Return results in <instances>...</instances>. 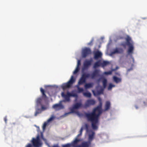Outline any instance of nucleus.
<instances>
[{"instance_id":"f257e3e1","label":"nucleus","mask_w":147,"mask_h":147,"mask_svg":"<svg viewBox=\"0 0 147 147\" xmlns=\"http://www.w3.org/2000/svg\"><path fill=\"white\" fill-rule=\"evenodd\" d=\"M98 99L99 102V105L94 108L91 112L84 113L85 116L88 121L91 122L92 128L94 130H97L98 129V118L102 113L101 99L100 97L98 98Z\"/></svg>"},{"instance_id":"f03ea898","label":"nucleus","mask_w":147,"mask_h":147,"mask_svg":"<svg viewBox=\"0 0 147 147\" xmlns=\"http://www.w3.org/2000/svg\"><path fill=\"white\" fill-rule=\"evenodd\" d=\"M80 141V139H78L77 138H76L71 143L72 146L73 147H89L90 142H83L80 145H77Z\"/></svg>"},{"instance_id":"7ed1b4c3","label":"nucleus","mask_w":147,"mask_h":147,"mask_svg":"<svg viewBox=\"0 0 147 147\" xmlns=\"http://www.w3.org/2000/svg\"><path fill=\"white\" fill-rule=\"evenodd\" d=\"M102 79V83L103 88L101 87L100 90H97L96 92L94 90H92V92L94 96H97L103 94L104 89L106 88L107 86V80L105 78H103Z\"/></svg>"},{"instance_id":"20e7f679","label":"nucleus","mask_w":147,"mask_h":147,"mask_svg":"<svg viewBox=\"0 0 147 147\" xmlns=\"http://www.w3.org/2000/svg\"><path fill=\"white\" fill-rule=\"evenodd\" d=\"M61 96L65 99V100L64 101V102L67 101L68 102L70 101V97L72 96L77 97L78 96V95L76 93H73V92L71 93L67 92L66 94H65L64 92H62L61 93Z\"/></svg>"},{"instance_id":"39448f33","label":"nucleus","mask_w":147,"mask_h":147,"mask_svg":"<svg viewBox=\"0 0 147 147\" xmlns=\"http://www.w3.org/2000/svg\"><path fill=\"white\" fill-rule=\"evenodd\" d=\"M75 79L73 76H72L69 81L66 83H64L62 84L61 86L63 90H64L67 88H70L73 83L75 82Z\"/></svg>"},{"instance_id":"423d86ee","label":"nucleus","mask_w":147,"mask_h":147,"mask_svg":"<svg viewBox=\"0 0 147 147\" xmlns=\"http://www.w3.org/2000/svg\"><path fill=\"white\" fill-rule=\"evenodd\" d=\"M127 45L128 46L129 48L127 51V52L129 54L132 53L133 52L134 47L133 43L130 42L131 40V38L129 37H127L126 39Z\"/></svg>"},{"instance_id":"0eeeda50","label":"nucleus","mask_w":147,"mask_h":147,"mask_svg":"<svg viewBox=\"0 0 147 147\" xmlns=\"http://www.w3.org/2000/svg\"><path fill=\"white\" fill-rule=\"evenodd\" d=\"M32 142L33 146L34 147H39L42 145V143L38 135L36 137V139L33 138Z\"/></svg>"},{"instance_id":"6e6552de","label":"nucleus","mask_w":147,"mask_h":147,"mask_svg":"<svg viewBox=\"0 0 147 147\" xmlns=\"http://www.w3.org/2000/svg\"><path fill=\"white\" fill-rule=\"evenodd\" d=\"M91 53L90 49L88 48H86L82 50V56L83 58H85Z\"/></svg>"},{"instance_id":"1a4fd4ad","label":"nucleus","mask_w":147,"mask_h":147,"mask_svg":"<svg viewBox=\"0 0 147 147\" xmlns=\"http://www.w3.org/2000/svg\"><path fill=\"white\" fill-rule=\"evenodd\" d=\"M95 103V101L93 99H89L87 100L85 102L84 107L86 108L89 107L90 105H93Z\"/></svg>"},{"instance_id":"9d476101","label":"nucleus","mask_w":147,"mask_h":147,"mask_svg":"<svg viewBox=\"0 0 147 147\" xmlns=\"http://www.w3.org/2000/svg\"><path fill=\"white\" fill-rule=\"evenodd\" d=\"M92 62V60L91 59L89 60L85 61L84 63L83 69L84 70L88 68L91 65Z\"/></svg>"},{"instance_id":"9b49d317","label":"nucleus","mask_w":147,"mask_h":147,"mask_svg":"<svg viewBox=\"0 0 147 147\" xmlns=\"http://www.w3.org/2000/svg\"><path fill=\"white\" fill-rule=\"evenodd\" d=\"M61 101L59 104H55L53 106V108L57 110H59L60 109H63L64 108L62 104Z\"/></svg>"},{"instance_id":"f8f14e48","label":"nucleus","mask_w":147,"mask_h":147,"mask_svg":"<svg viewBox=\"0 0 147 147\" xmlns=\"http://www.w3.org/2000/svg\"><path fill=\"white\" fill-rule=\"evenodd\" d=\"M123 52V50L122 48H116L111 52L112 54H114L115 53H122Z\"/></svg>"},{"instance_id":"ddd939ff","label":"nucleus","mask_w":147,"mask_h":147,"mask_svg":"<svg viewBox=\"0 0 147 147\" xmlns=\"http://www.w3.org/2000/svg\"><path fill=\"white\" fill-rule=\"evenodd\" d=\"M99 70L95 69L91 75L92 79H94L95 77L99 76Z\"/></svg>"},{"instance_id":"4468645a","label":"nucleus","mask_w":147,"mask_h":147,"mask_svg":"<svg viewBox=\"0 0 147 147\" xmlns=\"http://www.w3.org/2000/svg\"><path fill=\"white\" fill-rule=\"evenodd\" d=\"M94 132L93 131L92 132V134H89L88 136L89 140L87 142H90V144L89 145V147L90 145L91 144V142L94 138Z\"/></svg>"},{"instance_id":"2eb2a0df","label":"nucleus","mask_w":147,"mask_h":147,"mask_svg":"<svg viewBox=\"0 0 147 147\" xmlns=\"http://www.w3.org/2000/svg\"><path fill=\"white\" fill-rule=\"evenodd\" d=\"M102 55V54L101 52L99 51H96L94 53V58L95 59H97L100 57Z\"/></svg>"},{"instance_id":"dca6fc26","label":"nucleus","mask_w":147,"mask_h":147,"mask_svg":"<svg viewBox=\"0 0 147 147\" xmlns=\"http://www.w3.org/2000/svg\"><path fill=\"white\" fill-rule=\"evenodd\" d=\"M111 107V103L109 101H107L105 105V111H107Z\"/></svg>"},{"instance_id":"f3484780","label":"nucleus","mask_w":147,"mask_h":147,"mask_svg":"<svg viewBox=\"0 0 147 147\" xmlns=\"http://www.w3.org/2000/svg\"><path fill=\"white\" fill-rule=\"evenodd\" d=\"M110 64L109 62L107 61H104L102 62L101 63L100 65L102 67H104Z\"/></svg>"},{"instance_id":"a211bd4d","label":"nucleus","mask_w":147,"mask_h":147,"mask_svg":"<svg viewBox=\"0 0 147 147\" xmlns=\"http://www.w3.org/2000/svg\"><path fill=\"white\" fill-rule=\"evenodd\" d=\"M82 106V104L81 103L77 102L75 103L73 106L76 109H78L81 107Z\"/></svg>"},{"instance_id":"6ab92c4d","label":"nucleus","mask_w":147,"mask_h":147,"mask_svg":"<svg viewBox=\"0 0 147 147\" xmlns=\"http://www.w3.org/2000/svg\"><path fill=\"white\" fill-rule=\"evenodd\" d=\"M93 86V83H87L84 85V88L85 89H87L92 87Z\"/></svg>"},{"instance_id":"aec40b11","label":"nucleus","mask_w":147,"mask_h":147,"mask_svg":"<svg viewBox=\"0 0 147 147\" xmlns=\"http://www.w3.org/2000/svg\"><path fill=\"white\" fill-rule=\"evenodd\" d=\"M86 82V81L85 80L80 78L78 81L77 85H82L85 83Z\"/></svg>"},{"instance_id":"412c9836","label":"nucleus","mask_w":147,"mask_h":147,"mask_svg":"<svg viewBox=\"0 0 147 147\" xmlns=\"http://www.w3.org/2000/svg\"><path fill=\"white\" fill-rule=\"evenodd\" d=\"M76 109L75 108H74V107L73 106L72 108H71L70 109V112H69L68 113H66L64 115L65 116H67L68 115L70 114L71 113H74L75 112V109Z\"/></svg>"},{"instance_id":"4be33fe9","label":"nucleus","mask_w":147,"mask_h":147,"mask_svg":"<svg viewBox=\"0 0 147 147\" xmlns=\"http://www.w3.org/2000/svg\"><path fill=\"white\" fill-rule=\"evenodd\" d=\"M113 79L114 81L117 83L121 82V78H118L115 76H113Z\"/></svg>"},{"instance_id":"5701e85b","label":"nucleus","mask_w":147,"mask_h":147,"mask_svg":"<svg viewBox=\"0 0 147 147\" xmlns=\"http://www.w3.org/2000/svg\"><path fill=\"white\" fill-rule=\"evenodd\" d=\"M101 63L100 61H98L95 62L93 68H95L100 66V65Z\"/></svg>"},{"instance_id":"b1692460","label":"nucleus","mask_w":147,"mask_h":147,"mask_svg":"<svg viewBox=\"0 0 147 147\" xmlns=\"http://www.w3.org/2000/svg\"><path fill=\"white\" fill-rule=\"evenodd\" d=\"M84 95L87 97L90 98L91 96V94L89 92H85L83 93Z\"/></svg>"},{"instance_id":"393cba45","label":"nucleus","mask_w":147,"mask_h":147,"mask_svg":"<svg viewBox=\"0 0 147 147\" xmlns=\"http://www.w3.org/2000/svg\"><path fill=\"white\" fill-rule=\"evenodd\" d=\"M55 118V117L53 115H52L51 117L47 120V121L49 123L54 120Z\"/></svg>"},{"instance_id":"a878e982","label":"nucleus","mask_w":147,"mask_h":147,"mask_svg":"<svg viewBox=\"0 0 147 147\" xmlns=\"http://www.w3.org/2000/svg\"><path fill=\"white\" fill-rule=\"evenodd\" d=\"M40 91L42 93L43 96L45 98H47V96L45 93V91L42 88H40Z\"/></svg>"},{"instance_id":"bb28decb","label":"nucleus","mask_w":147,"mask_h":147,"mask_svg":"<svg viewBox=\"0 0 147 147\" xmlns=\"http://www.w3.org/2000/svg\"><path fill=\"white\" fill-rule=\"evenodd\" d=\"M42 101V99L40 98H38L36 101V103L37 105H41V102Z\"/></svg>"},{"instance_id":"cd10ccee","label":"nucleus","mask_w":147,"mask_h":147,"mask_svg":"<svg viewBox=\"0 0 147 147\" xmlns=\"http://www.w3.org/2000/svg\"><path fill=\"white\" fill-rule=\"evenodd\" d=\"M80 85H77L76 86L77 88L78 92H81L84 91V89L83 88H80L79 87Z\"/></svg>"},{"instance_id":"c85d7f7f","label":"nucleus","mask_w":147,"mask_h":147,"mask_svg":"<svg viewBox=\"0 0 147 147\" xmlns=\"http://www.w3.org/2000/svg\"><path fill=\"white\" fill-rule=\"evenodd\" d=\"M48 123H49L47 121L45 122L43 124V126H42V129H43V130H45L47 125L48 124Z\"/></svg>"},{"instance_id":"c756f323","label":"nucleus","mask_w":147,"mask_h":147,"mask_svg":"<svg viewBox=\"0 0 147 147\" xmlns=\"http://www.w3.org/2000/svg\"><path fill=\"white\" fill-rule=\"evenodd\" d=\"M115 86L114 85H113L112 84H111V83L108 86V89L109 90H111V89L113 87H114Z\"/></svg>"},{"instance_id":"7c9ffc66","label":"nucleus","mask_w":147,"mask_h":147,"mask_svg":"<svg viewBox=\"0 0 147 147\" xmlns=\"http://www.w3.org/2000/svg\"><path fill=\"white\" fill-rule=\"evenodd\" d=\"M41 112V110L40 109H37L36 111L35 114V116H36L38 114H39Z\"/></svg>"},{"instance_id":"2f4dec72","label":"nucleus","mask_w":147,"mask_h":147,"mask_svg":"<svg viewBox=\"0 0 147 147\" xmlns=\"http://www.w3.org/2000/svg\"><path fill=\"white\" fill-rule=\"evenodd\" d=\"M72 145L71 144L68 143L63 146V147H71Z\"/></svg>"},{"instance_id":"473e14b6","label":"nucleus","mask_w":147,"mask_h":147,"mask_svg":"<svg viewBox=\"0 0 147 147\" xmlns=\"http://www.w3.org/2000/svg\"><path fill=\"white\" fill-rule=\"evenodd\" d=\"M79 70V67H76V68L75 69V70L73 72V74H75L77 73Z\"/></svg>"},{"instance_id":"72a5a7b5","label":"nucleus","mask_w":147,"mask_h":147,"mask_svg":"<svg viewBox=\"0 0 147 147\" xmlns=\"http://www.w3.org/2000/svg\"><path fill=\"white\" fill-rule=\"evenodd\" d=\"M81 78L86 81V74L84 73L83 74Z\"/></svg>"},{"instance_id":"f704fd0d","label":"nucleus","mask_w":147,"mask_h":147,"mask_svg":"<svg viewBox=\"0 0 147 147\" xmlns=\"http://www.w3.org/2000/svg\"><path fill=\"white\" fill-rule=\"evenodd\" d=\"M112 71H109L108 72H105L103 73V74L105 75H110L112 74Z\"/></svg>"},{"instance_id":"c9c22d12","label":"nucleus","mask_w":147,"mask_h":147,"mask_svg":"<svg viewBox=\"0 0 147 147\" xmlns=\"http://www.w3.org/2000/svg\"><path fill=\"white\" fill-rule=\"evenodd\" d=\"M81 64L80 60H79L78 61L77 65V67H79V66Z\"/></svg>"},{"instance_id":"e433bc0d","label":"nucleus","mask_w":147,"mask_h":147,"mask_svg":"<svg viewBox=\"0 0 147 147\" xmlns=\"http://www.w3.org/2000/svg\"><path fill=\"white\" fill-rule=\"evenodd\" d=\"M93 40V39L92 40L90 41L89 43H88V45H92Z\"/></svg>"},{"instance_id":"4c0bfd02","label":"nucleus","mask_w":147,"mask_h":147,"mask_svg":"<svg viewBox=\"0 0 147 147\" xmlns=\"http://www.w3.org/2000/svg\"><path fill=\"white\" fill-rule=\"evenodd\" d=\"M41 109L42 110H45L46 109H47V107H45L44 106L42 105L41 106Z\"/></svg>"},{"instance_id":"58836bf2","label":"nucleus","mask_w":147,"mask_h":147,"mask_svg":"<svg viewBox=\"0 0 147 147\" xmlns=\"http://www.w3.org/2000/svg\"><path fill=\"white\" fill-rule=\"evenodd\" d=\"M85 128H86V129L87 131L88 130V125L87 124H85Z\"/></svg>"},{"instance_id":"ea45409f","label":"nucleus","mask_w":147,"mask_h":147,"mask_svg":"<svg viewBox=\"0 0 147 147\" xmlns=\"http://www.w3.org/2000/svg\"><path fill=\"white\" fill-rule=\"evenodd\" d=\"M90 75L89 74H86V79L90 77Z\"/></svg>"},{"instance_id":"a19ab883","label":"nucleus","mask_w":147,"mask_h":147,"mask_svg":"<svg viewBox=\"0 0 147 147\" xmlns=\"http://www.w3.org/2000/svg\"><path fill=\"white\" fill-rule=\"evenodd\" d=\"M104 78L102 77H101V78H99L97 80V82H100V80H101V79H102L103 80V79L102 78Z\"/></svg>"},{"instance_id":"79ce46f5","label":"nucleus","mask_w":147,"mask_h":147,"mask_svg":"<svg viewBox=\"0 0 147 147\" xmlns=\"http://www.w3.org/2000/svg\"><path fill=\"white\" fill-rule=\"evenodd\" d=\"M41 138H42V139L43 140H45L44 138V137L43 136V135L42 133H41Z\"/></svg>"},{"instance_id":"37998d69","label":"nucleus","mask_w":147,"mask_h":147,"mask_svg":"<svg viewBox=\"0 0 147 147\" xmlns=\"http://www.w3.org/2000/svg\"><path fill=\"white\" fill-rule=\"evenodd\" d=\"M121 45L123 47H125L126 46V44L125 43H123L121 44Z\"/></svg>"},{"instance_id":"c03bdc74","label":"nucleus","mask_w":147,"mask_h":147,"mask_svg":"<svg viewBox=\"0 0 147 147\" xmlns=\"http://www.w3.org/2000/svg\"><path fill=\"white\" fill-rule=\"evenodd\" d=\"M83 128L82 127H81L80 130V134H82V131L83 130Z\"/></svg>"},{"instance_id":"a18cd8bd","label":"nucleus","mask_w":147,"mask_h":147,"mask_svg":"<svg viewBox=\"0 0 147 147\" xmlns=\"http://www.w3.org/2000/svg\"><path fill=\"white\" fill-rule=\"evenodd\" d=\"M4 121H5V123H6L7 120V119L6 117H4Z\"/></svg>"},{"instance_id":"49530a36","label":"nucleus","mask_w":147,"mask_h":147,"mask_svg":"<svg viewBox=\"0 0 147 147\" xmlns=\"http://www.w3.org/2000/svg\"><path fill=\"white\" fill-rule=\"evenodd\" d=\"M26 147H32L31 144H28Z\"/></svg>"},{"instance_id":"de8ad7c7","label":"nucleus","mask_w":147,"mask_h":147,"mask_svg":"<svg viewBox=\"0 0 147 147\" xmlns=\"http://www.w3.org/2000/svg\"><path fill=\"white\" fill-rule=\"evenodd\" d=\"M132 70V68H130V69H128L127 70V72H129V71H130L131 70Z\"/></svg>"},{"instance_id":"09e8293b","label":"nucleus","mask_w":147,"mask_h":147,"mask_svg":"<svg viewBox=\"0 0 147 147\" xmlns=\"http://www.w3.org/2000/svg\"><path fill=\"white\" fill-rule=\"evenodd\" d=\"M82 134H80V133L77 136V138H78V137L79 136H81L82 135Z\"/></svg>"},{"instance_id":"8fccbe9b","label":"nucleus","mask_w":147,"mask_h":147,"mask_svg":"<svg viewBox=\"0 0 147 147\" xmlns=\"http://www.w3.org/2000/svg\"><path fill=\"white\" fill-rule=\"evenodd\" d=\"M82 134H80V133L77 136V138H78V137L79 136H81L82 135Z\"/></svg>"},{"instance_id":"3c124183","label":"nucleus","mask_w":147,"mask_h":147,"mask_svg":"<svg viewBox=\"0 0 147 147\" xmlns=\"http://www.w3.org/2000/svg\"><path fill=\"white\" fill-rule=\"evenodd\" d=\"M52 147H59L58 146H54Z\"/></svg>"},{"instance_id":"603ef678","label":"nucleus","mask_w":147,"mask_h":147,"mask_svg":"<svg viewBox=\"0 0 147 147\" xmlns=\"http://www.w3.org/2000/svg\"><path fill=\"white\" fill-rule=\"evenodd\" d=\"M135 107H136V109H138V107L137 106H135Z\"/></svg>"},{"instance_id":"864d4df0","label":"nucleus","mask_w":147,"mask_h":147,"mask_svg":"<svg viewBox=\"0 0 147 147\" xmlns=\"http://www.w3.org/2000/svg\"><path fill=\"white\" fill-rule=\"evenodd\" d=\"M132 59H133V60H134V58H132Z\"/></svg>"},{"instance_id":"5fc2aeb1","label":"nucleus","mask_w":147,"mask_h":147,"mask_svg":"<svg viewBox=\"0 0 147 147\" xmlns=\"http://www.w3.org/2000/svg\"><path fill=\"white\" fill-rule=\"evenodd\" d=\"M144 103L145 104V102H144Z\"/></svg>"}]
</instances>
